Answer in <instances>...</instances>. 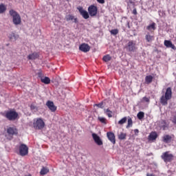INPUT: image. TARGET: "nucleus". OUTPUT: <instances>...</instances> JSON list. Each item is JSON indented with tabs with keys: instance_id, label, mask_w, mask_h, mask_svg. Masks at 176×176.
<instances>
[{
	"instance_id": "1",
	"label": "nucleus",
	"mask_w": 176,
	"mask_h": 176,
	"mask_svg": "<svg viewBox=\"0 0 176 176\" xmlns=\"http://www.w3.org/2000/svg\"><path fill=\"white\" fill-rule=\"evenodd\" d=\"M10 15L12 16V23L14 25H20L21 24V16L14 10H10Z\"/></svg>"
},
{
	"instance_id": "2",
	"label": "nucleus",
	"mask_w": 176,
	"mask_h": 176,
	"mask_svg": "<svg viewBox=\"0 0 176 176\" xmlns=\"http://www.w3.org/2000/svg\"><path fill=\"white\" fill-rule=\"evenodd\" d=\"M33 127L36 130H42V129L45 127V122L43 120H42V118H36L33 122Z\"/></svg>"
},
{
	"instance_id": "3",
	"label": "nucleus",
	"mask_w": 176,
	"mask_h": 176,
	"mask_svg": "<svg viewBox=\"0 0 176 176\" xmlns=\"http://www.w3.org/2000/svg\"><path fill=\"white\" fill-rule=\"evenodd\" d=\"M161 158L165 163H168L173 160L174 155L170 154V152L166 151L165 153H162Z\"/></svg>"
},
{
	"instance_id": "4",
	"label": "nucleus",
	"mask_w": 176,
	"mask_h": 176,
	"mask_svg": "<svg viewBox=\"0 0 176 176\" xmlns=\"http://www.w3.org/2000/svg\"><path fill=\"white\" fill-rule=\"evenodd\" d=\"M17 116H19V113L15 111H8L6 113V118L8 119V120H16Z\"/></svg>"
},
{
	"instance_id": "5",
	"label": "nucleus",
	"mask_w": 176,
	"mask_h": 176,
	"mask_svg": "<svg viewBox=\"0 0 176 176\" xmlns=\"http://www.w3.org/2000/svg\"><path fill=\"white\" fill-rule=\"evenodd\" d=\"M19 153L21 156H25L28 155V147L27 145L23 144L19 146Z\"/></svg>"
},
{
	"instance_id": "6",
	"label": "nucleus",
	"mask_w": 176,
	"mask_h": 176,
	"mask_svg": "<svg viewBox=\"0 0 176 176\" xmlns=\"http://www.w3.org/2000/svg\"><path fill=\"white\" fill-rule=\"evenodd\" d=\"M78 10L80 12V14L81 16H82L83 19H85V20H87V19H89L90 16H89V12H87V11L83 10V7H78L77 8Z\"/></svg>"
},
{
	"instance_id": "7",
	"label": "nucleus",
	"mask_w": 176,
	"mask_h": 176,
	"mask_svg": "<svg viewBox=\"0 0 176 176\" xmlns=\"http://www.w3.org/2000/svg\"><path fill=\"white\" fill-rule=\"evenodd\" d=\"M126 50L128 52H135V43L133 41H131L126 44Z\"/></svg>"
},
{
	"instance_id": "8",
	"label": "nucleus",
	"mask_w": 176,
	"mask_h": 176,
	"mask_svg": "<svg viewBox=\"0 0 176 176\" xmlns=\"http://www.w3.org/2000/svg\"><path fill=\"white\" fill-rule=\"evenodd\" d=\"M97 7L95 6H90L88 8V12L91 16H94L97 15Z\"/></svg>"
},
{
	"instance_id": "9",
	"label": "nucleus",
	"mask_w": 176,
	"mask_h": 176,
	"mask_svg": "<svg viewBox=\"0 0 176 176\" xmlns=\"http://www.w3.org/2000/svg\"><path fill=\"white\" fill-rule=\"evenodd\" d=\"M79 50L83 53H87V52H90V46L89 44L82 43L79 46Z\"/></svg>"
},
{
	"instance_id": "10",
	"label": "nucleus",
	"mask_w": 176,
	"mask_h": 176,
	"mask_svg": "<svg viewBox=\"0 0 176 176\" xmlns=\"http://www.w3.org/2000/svg\"><path fill=\"white\" fill-rule=\"evenodd\" d=\"M47 107L49 108L51 112H56L57 107L54 105V103L50 100H48L46 103Z\"/></svg>"
},
{
	"instance_id": "11",
	"label": "nucleus",
	"mask_w": 176,
	"mask_h": 176,
	"mask_svg": "<svg viewBox=\"0 0 176 176\" xmlns=\"http://www.w3.org/2000/svg\"><path fill=\"white\" fill-rule=\"evenodd\" d=\"M7 133L8 135H17V134H19V131H17V129L14 127L8 128Z\"/></svg>"
},
{
	"instance_id": "12",
	"label": "nucleus",
	"mask_w": 176,
	"mask_h": 176,
	"mask_svg": "<svg viewBox=\"0 0 176 176\" xmlns=\"http://www.w3.org/2000/svg\"><path fill=\"white\" fill-rule=\"evenodd\" d=\"M92 137H93V139H94V140L95 141V142L97 145H98L99 146L102 145V140H101L100 136H98L96 133H92Z\"/></svg>"
},
{
	"instance_id": "13",
	"label": "nucleus",
	"mask_w": 176,
	"mask_h": 176,
	"mask_svg": "<svg viewBox=\"0 0 176 176\" xmlns=\"http://www.w3.org/2000/svg\"><path fill=\"white\" fill-rule=\"evenodd\" d=\"M65 19L66 21H73L76 24H78V18H75V16L72 14L66 15Z\"/></svg>"
},
{
	"instance_id": "14",
	"label": "nucleus",
	"mask_w": 176,
	"mask_h": 176,
	"mask_svg": "<svg viewBox=\"0 0 176 176\" xmlns=\"http://www.w3.org/2000/svg\"><path fill=\"white\" fill-rule=\"evenodd\" d=\"M107 138L115 145L116 144V140L115 139V134L112 132H107Z\"/></svg>"
},
{
	"instance_id": "15",
	"label": "nucleus",
	"mask_w": 176,
	"mask_h": 176,
	"mask_svg": "<svg viewBox=\"0 0 176 176\" xmlns=\"http://www.w3.org/2000/svg\"><path fill=\"white\" fill-rule=\"evenodd\" d=\"M8 37L10 41L12 42H14L19 39V34L14 33V32H10L8 34Z\"/></svg>"
},
{
	"instance_id": "16",
	"label": "nucleus",
	"mask_w": 176,
	"mask_h": 176,
	"mask_svg": "<svg viewBox=\"0 0 176 176\" xmlns=\"http://www.w3.org/2000/svg\"><path fill=\"white\" fill-rule=\"evenodd\" d=\"M164 45L166 47H170V49H173V50H176L175 45H173L171 41L165 40Z\"/></svg>"
},
{
	"instance_id": "17",
	"label": "nucleus",
	"mask_w": 176,
	"mask_h": 176,
	"mask_svg": "<svg viewBox=\"0 0 176 176\" xmlns=\"http://www.w3.org/2000/svg\"><path fill=\"white\" fill-rule=\"evenodd\" d=\"M173 94V92L171 91V87H168L166 89V93H165V97L168 99L171 100V96Z\"/></svg>"
},
{
	"instance_id": "18",
	"label": "nucleus",
	"mask_w": 176,
	"mask_h": 176,
	"mask_svg": "<svg viewBox=\"0 0 176 176\" xmlns=\"http://www.w3.org/2000/svg\"><path fill=\"white\" fill-rule=\"evenodd\" d=\"M157 138V133L156 132H151L148 135L149 141H155Z\"/></svg>"
},
{
	"instance_id": "19",
	"label": "nucleus",
	"mask_w": 176,
	"mask_h": 176,
	"mask_svg": "<svg viewBox=\"0 0 176 176\" xmlns=\"http://www.w3.org/2000/svg\"><path fill=\"white\" fill-rule=\"evenodd\" d=\"M171 140H173V138L169 135H165L163 137V141L166 144H168V142H171Z\"/></svg>"
},
{
	"instance_id": "20",
	"label": "nucleus",
	"mask_w": 176,
	"mask_h": 176,
	"mask_svg": "<svg viewBox=\"0 0 176 176\" xmlns=\"http://www.w3.org/2000/svg\"><path fill=\"white\" fill-rule=\"evenodd\" d=\"M38 57H39V55L38 54V53L34 52L33 54L28 55V58L29 60H36V58H38Z\"/></svg>"
},
{
	"instance_id": "21",
	"label": "nucleus",
	"mask_w": 176,
	"mask_h": 176,
	"mask_svg": "<svg viewBox=\"0 0 176 176\" xmlns=\"http://www.w3.org/2000/svg\"><path fill=\"white\" fill-rule=\"evenodd\" d=\"M169 99H167L166 96H162L160 99V102L162 105H167V101H168Z\"/></svg>"
},
{
	"instance_id": "22",
	"label": "nucleus",
	"mask_w": 176,
	"mask_h": 176,
	"mask_svg": "<svg viewBox=\"0 0 176 176\" xmlns=\"http://www.w3.org/2000/svg\"><path fill=\"white\" fill-rule=\"evenodd\" d=\"M126 135H127L126 133L123 132H120V133H118V140H126Z\"/></svg>"
},
{
	"instance_id": "23",
	"label": "nucleus",
	"mask_w": 176,
	"mask_h": 176,
	"mask_svg": "<svg viewBox=\"0 0 176 176\" xmlns=\"http://www.w3.org/2000/svg\"><path fill=\"white\" fill-rule=\"evenodd\" d=\"M41 80L43 83H45V85H49V83H50V78L49 77L44 76Z\"/></svg>"
},
{
	"instance_id": "24",
	"label": "nucleus",
	"mask_w": 176,
	"mask_h": 176,
	"mask_svg": "<svg viewBox=\"0 0 176 176\" xmlns=\"http://www.w3.org/2000/svg\"><path fill=\"white\" fill-rule=\"evenodd\" d=\"M102 60L105 63H108V61H111V60H112V57H111V56H109V54H107V55H105L104 56H103Z\"/></svg>"
},
{
	"instance_id": "25",
	"label": "nucleus",
	"mask_w": 176,
	"mask_h": 176,
	"mask_svg": "<svg viewBox=\"0 0 176 176\" xmlns=\"http://www.w3.org/2000/svg\"><path fill=\"white\" fill-rule=\"evenodd\" d=\"M130 127H133V120L131 118L128 117V124L126 125V129H130Z\"/></svg>"
},
{
	"instance_id": "26",
	"label": "nucleus",
	"mask_w": 176,
	"mask_h": 176,
	"mask_svg": "<svg viewBox=\"0 0 176 176\" xmlns=\"http://www.w3.org/2000/svg\"><path fill=\"white\" fill-rule=\"evenodd\" d=\"M47 173H49V169L47 168L43 167V168H42V169H41V172H40V174H41V175H46V174H47Z\"/></svg>"
},
{
	"instance_id": "27",
	"label": "nucleus",
	"mask_w": 176,
	"mask_h": 176,
	"mask_svg": "<svg viewBox=\"0 0 176 176\" xmlns=\"http://www.w3.org/2000/svg\"><path fill=\"white\" fill-rule=\"evenodd\" d=\"M153 80V77L152 76H146L145 80H146V83H148V84L152 83Z\"/></svg>"
},
{
	"instance_id": "28",
	"label": "nucleus",
	"mask_w": 176,
	"mask_h": 176,
	"mask_svg": "<svg viewBox=\"0 0 176 176\" xmlns=\"http://www.w3.org/2000/svg\"><path fill=\"white\" fill-rule=\"evenodd\" d=\"M104 113H106V115H107L109 118H112V111L109 110V109H104Z\"/></svg>"
},
{
	"instance_id": "29",
	"label": "nucleus",
	"mask_w": 176,
	"mask_h": 176,
	"mask_svg": "<svg viewBox=\"0 0 176 176\" xmlns=\"http://www.w3.org/2000/svg\"><path fill=\"white\" fill-rule=\"evenodd\" d=\"M98 120H99V122H100L101 123H102L103 124H107V118H104V117H98Z\"/></svg>"
},
{
	"instance_id": "30",
	"label": "nucleus",
	"mask_w": 176,
	"mask_h": 176,
	"mask_svg": "<svg viewBox=\"0 0 176 176\" xmlns=\"http://www.w3.org/2000/svg\"><path fill=\"white\" fill-rule=\"evenodd\" d=\"M144 116H145V113L142 111L139 112L137 115L138 118L139 119V120H141L144 119Z\"/></svg>"
},
{
	"instance_id": "31",
	"label": "nucleus",
	"mask_w": 176,
	"mask_h": 176,
	"mask_svg": "<svg viewBox=\"0 0 176 176\" xmlns=\"http://www.w3.org/2000/svg\"><path fill=\"white\" fill-rule=\"evenodd\" d=\"M155 25H156V24L155 23H153L151 25L147 26L146 29L148 30L149 31H151V30H156V28L155 27Z\"/></svg>"
},
{
	"instance_id": "32",
	"label": "nucleus",
	"mask_w": 176,
	"mask_h": 176,
	"mask_svg": "<svg viewBox=\"0 0 176 176\" xmlns=\"http://www.w3.org/2000/svg\"><path fill=\"white\" fill-rule=\"evenodd\" d=\"M127 122V117H124L120 121H118V124H124Z\"/></svg>"
},
{
	"instance_id": "33",
	"label": "nucleus",
	"mask_w": 176,
	"mask_h": 176,
	"mask_svg": "<svg viewBox=\"0 0 176 176\" xmlns=\"http://www.w3.org/2000/svg\"><path fill=\"white\" fill-rule=\"evenodd\" d=\"M153 39V36H151V34H146V40L147 42H152Z\"/></svg>"
},
{
	"instance_id": "34",
	"label": "nucleus",
	"mask_w": 176,
	"mask_h": 176,
	"mask_svg": "<svg viewBox=\"0 0 176 176\" xmlns=\"http://www.w3.org/2000/svg\"><path fill=\"white\" fill-rule=\"evenodd\" d=\"M111 35H118L119 34V30L118 29L111 30L110 31Z\"/></svg>"
},
{
	"instance_id": "35",
	"label": "nucleus",
	"mask_w": 176,
	"mask_h": 176,
	"mask_svg": "<svg viewBox=\"0 0 176 176\" xmlns=\"http://www.w3.org/2000/svg\"><path fill=\"white\" fill-rule=\"evenodd\" d=\"M6 10V8L5 7V5L1 4L0 5V13H3Z\"/></svg>"
},
{
	"instance_id": "36",
	"label": "nucleus",
	"mask_w": 176,
	"mask_h": 176,
	"mask_svg": "<svg viewBox=\"0 0 176 176\" xmlns=\"http://www.w3.org/2000/svg\"><path fill=\"white\" fill-rule=\"evenodd\" d=\"M94 107H98V108H104V102H101L98 104H95Z\"/></svg>"
},
{
	"instance_id": "37",
	"label": "nucleus",
	"mask_w": 176,
	"mask_h": 176,
	"mask_svg": "<svg viewBox=\"0 0 176 176\" xmlns=\"http://www.w3.org/2000/svg\"><path fill=\"white\" fill-rule=\"evenodd\" d=\"M30 109H32V111H34V112H36V111H38V107H36V106L34 104H31Z\"/></svg>"
},
{
	"instance_id": "38",
	"label": "nucleus",
	"mask_w": 176,
	"mask_h": 176,
	"mask_svg": "<svg viewBox=\"0 0 176 176\" xmlns=\"http://www.w3.org/2000/svg\"><path fill=\"white\" fill-rule=\"evenodd\" d=\"M38 76L40 78L41 80H42V78H44L45 76H43V74L41 72H39L37 74Z\"/></svg>"
},
{
	"instance_id": "39",
	"label": "nucleus",
	"mask_w": 176,
	"mask_h": 176,
	"mask_svg": "<svg viewBox=\"0 0 176 176\" xmlns=\"http://www.w3.org/2000/svg\"><path fill=\"white\" fill-rule=\"evenodd\" d=\"M142 101H144L145 102H149V98L144 97L142 98Z\"/></svg>"
},
{
	"instance_id": "40",
	"label": "nucleus",
	"mask_w": 176,
	"mask_h": 176,
	"mask_svg": "<svg viewBox=\"0 0 176 176\" xmlns=\"http://www.w3.org/2000/svg\"><path fill=\"white\" fill-rule=\"evenodd\" d=\"M172 122L174 123V124H176V115L173 116Z\"/></svg>"
},
{
	"instance_id": "41",
	"label": "nucleus",
	"mask_w": 176,
	"mask_h": 176,
	"mask_svg": "<svg viewBox=\"0 0 176 176\" xmlns=\"http://www.w3.org/2000/svg\"><path fill=\"white\" fill-rule=\"evenodd\" d=\"M97 2H98V3H105V0H97Z\"/></svg>"
},
{
	"instance_id": "42",
	"label": "nucleus",
	"mask_w": 176,
	"mask_h": 176,
	"mask_svg": "<svg viewBox=\"0 0 176 176\" xmlns=\"http://www.w3.org/2000/svg\"><path fill=\"white\" fill-rule=\"evenodd\" d=\"M134 133H135V134L138 135V133H140V131H138V129H135Z\"/></svg>"
},
{
	"instance_id": "43",
	"label": "nucleus",
	"mask_w": 176,
	"mask_h": 176,
	"mask_svg": "<svg viewBox=\"0 0 176 176\" xmlns=\"http://www.w3.org/2000/svg\"><path fill=\"white\" fill-rule=\"evenodd\" d=\"M133 14H137V10H133Z\"/></svg>"
},
{
	"instance_id": "44",
	"label": "nucleus",
	"mask_w": 176,
	"mask_h": 176,
	"mask_svg": "<svg viewBox=\"0 0 176 176\" xmlns=\"http://www.w3.org/2000/svg\"><path fill=\"white\" fill-rule=\"evenodd\" d=\"M147 176H155L153 174H147Z\"/></svg>"
},
{
	"instance_id": "45",
	"label": "nucleus",
	"mask_w": 176,
	"mask_h": 176,
	"mask_svg": "<svg viewBox=\"0 0 176 176\" xmlns=\"http://www.w3.org/2000/svg\"><path fill=\"white\" fill-rule=\"evenodd\" d=\"M127 27H128V28H130V23H127Z\"/></svg>"
},
{
	"instance_id": "46",
	"label": "nucleus",
	"mask_w": 176,
	"mask_h": 176,
	"mask_svg": "<svg viewBox=\"0 0 176 176\" xmlns=\"http://www.w3.org/2000/svg\"><path fill=\"white\" fill-rule=\"evenodd\" d=\"M25 176H31V175H25Z\"/></svg>"
}]
</instances>
